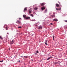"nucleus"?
<instances>
[{"label": "nucleus", "mask_w": 67, "mask_h": 67, "mask_svg": "<svg viewBox=\"0 0 67 67\" xmlns=\"http://www.w3.org/2000/svg\"><path fill=\"white\" fill-rule=\"evenodd\" d=\"M31 21H36V20L35 19H34V20H31Z\"/></svg>", "instance_id": "nucleus-16"}, {"label": "nucleus", "mask_w": 67, "mask_h": 67, "mask_svg": "<svg viewBox=\"0 0 67 67\" xmlns=\"http://www.w3.org/2000/svg\"><path fill=\"white\" fill-rule=\"evenodd\" d=\"M50 59V58L49 57L47 59V60H48Z\"/></svg>", "instance_id": "nucleus-25"}, {"label": "nucleus", "mask_w": 67, "mask_h": 67, "mask_svg": "<svg viewBox=\"0 0 67 67\" xmlns=\"http://www.w3.org/2000/svg\"><path fill=\"white\" fill-rule=\"evenodd\" d=\"M36 52L37 53H39V52H38V51L37 50L36 51Z\"/></svg>", "instance_id": "nucleus-22"}, {"label": "nucleus", "mask_w": 67, "mask_h": 67, "mask_svg": "<svg viewBox=\"0 0 67 67\" xmlns=\"http://www.w3.org/2000/svg\"><path fill=\"white\" fill-rule=\"evenodd\" d=\"M52 25H53V23H50Z\"/></svg>", "instance_id": "nucleus-27"}, {"label": "nucleus", "mask_w": 67, "mask_h": 67, "mask_svg": "<svg viewBox=\"0 0 67 67\" xmlns=\"http://www.w3.org/2000/svg\"><path fill=\"white\" fill-rule=\"evenodd\" d=\"M24 11H27V8H25L24 9Z\"/></svg>", "instance_id": "nucleus-12"}, {"label": "nucleus", "mask_w": 67, "mask_h": 67, "mask_svg": "<svg viewBox=\"0 0 67 67\" xmlns=\"http://www.w3.org/2000/svg\"><path fill=\"white\" fill-rule=\"evenodd\" d=\"M18 62H19V63H20V61H18Z\"/></svg>", "instance_id": "nucleus-32"}, {"label": "nucleus", "mask_w": 67, "mask_h": 67, "mask_svg": "<svg viewBox=\"0 0 67 67\" xmlns=\"http://www.w3.org/2000/svg\"><path fill=\"white\" fill-rule=\"evenodd\" d=\"M5 29H6V30H8V26H6V27H5Z\"/></svg>", "instance_id": "nucleus-15"}, {"label": "nucleus", "mask_w": 67, "mask_h": 67, "mask_svg": "<svg viewBox=\"0 0 67 67\" xmlns=\"http://www.w3.org/2000/svg\"><path fill=\"white\" fill-rule=\"evenodd\" d=\"M56 10H61V8H56Z\"/></svg>", "instance_id": "nucleus-9"}, {"label": "nucleus", "mask_w": 67, "mask_h": 67, "mask_svg": "<svg viewBox=\"0 0 67 67\" xmlns=\"http://www.w3.org/2000/svg\"><path fill=\"white\" fill-rule=\"evenodd\" d=\"M66 65H67V64H66Z\"/></svg>", "instance_id": "nucleus-41"}, {"label": "nucleus", "mask_w": 67, "mask_h": 67, "mask_svg": "<svg viewBox=\"0 0 67 67\" xmlns=\"http://www.w3.org/2000/svg\"><path fill=\"white\" fill-rule=\"evenodd\" d=\"M45 44L46 45H48V44H47V43L46 42L45 43Z\"/></svg>", "instance_id": "nucleus-21"}, {"label": "nucleus", "mask_w": 67, "mask_h": 67, "mask_svg": "<svg viewBox=\"0 0 67 67\" xmlns=\"http://www.w3.org/2000/svg\"><path fill=\"white\" fill-rule=\"evenodd\" d=\"M23 17L24 18V19H25V18H26V15H23Z\"/></svg>", "instance_id": "nucleus-11"}, {"label": "nucleus", "mask_w": 67, "mask_h": 67, "mask_svg": "<svg viewBox=\"0 0 67 67\" xmlns=\"http://www.w3.org/2000/svg\"><path fill=\"white\" fill-rule=\"evenodd\" d=\"M52 17H55V15H52Z\"/></svg>", "instance_id": "nucleus-26"}, {"label": "nucleus", "mask_w": 67, "mask_h": 67, "mask_svg": "<svg viewBox=\"0 0 67 67\" xmlns=\"http://www.w3.org/2000/svg\"><path fill=\"white\" fill-rule=\"evenodd\" d=\"M3 62V60H2V61H0V62H1H1Z\"/></svg>", "instance_id": "nucleus-23"}, {"label": "nucleus", "mask_w": 67, "mask_h": 67, "mask_svg": "<svg viewBox=\"0 0 67 67\" xmlns=\"http://www.w3.org/2000/svg\"><path fill=\"white\" fill-rule=\"evenodd\" d=\"M44 12H45V13H46V12H47V9H46L45 10Z\"/></svg>", "instance_id": "nucleus-17"}, {"label": "nucleus", "mask_w": 67, "mask_h": 67, "mask_svg": "<svg viewBox=\"0 0 67 67\" xmlns=\"http://www.w3.org/2000/svg\"><path fill=\"white\" fill-rule=\"evenodd\" d=\"M21 18H19V20H21Z\"/></svg>", "instance_id": "nucleus-31"}, {"label": "nucleus", "mask_w": 67, "mask_h": 67, "mask_svg": "<svg viewBox=\"0 0 67 67\" xmlns=\"http://www.w3.org/2000/svg\"><path fill=\"white\" fill-rule=\"evenodd\" d=\"M10 48H9V50H10Z\"/></svg>", "instance_id": "nucleus-36"}, {"label": "nucleus", "mask_w": 67, "mask_h": 67, "mask_svg": "<svg viewBox=\"0 0 67 67\" xmlns=\"http://www.w3.org/2000/svg\"><path fill=\"white\" fill-rule=\"evenodd\" d=\"M0 38L1 40H3V38H2V37L1 36H0Z\"/></svg>", "instance_id": "nucleus-13"}, {"label": "nucleus", "mask_w": 67, "mask_h": 67, "mask_svg": "<svg viewBox=\"0 0 67 67\" xmlns=\"http://www.w3.org/2000/svg\"><path fill=\"white\" fill-rule=\"evenodd\" d=\"M45 8L44 7H42L41 8V9L42 10H44V9H45Z\"/></svg>", "instance_id": "nucleus-3"}, {"label": "nucleus", "mask_w": 67, "mask_h": 67, "mask_svg": "<svg viewBox=\"0 0 67 67\" xmlns=\"http://www.w3.org/2000/svg\"><path fill=\"white\" fill-rule=\"evenodd\" d=\"M18 28H21V26H20V27H18Z\"/></svg>", "instance_id": "nucleus-30"}, {"label": "nucleus", "mask_w": 67, "mask_h": 67, "mask_svg": "<svg viewBox=\"0 0 67 67\" xmlns=\"http://www.w3.org/2000/svg\"><path fill=\"white\" fill-rule=\"evenodd\" d=\"M57 62H55V64H57Z\"/></svg>", "instance_id": "nucleus-33"}, {"label": "nucleus", "mask_w": 67, "mask_h": 67, "mask_svg": "<svg viewBox=\"0 0 67 67\" xmlns=\"http://www.w3.org/2000/svg\"><path fill=\"white\" fill-rule=\"evenodd\" d=\"M21 57L22 58V57H23V56H21Z\"/></svg>", "instance_id": "nucleus-37"}, {"label": "nucleus", "mask_w": 67, "mask_h": 67, "mask_svg": "<svg viewBox=\"0 0 67 67\" xmlns=\"http://www.w3.org/2000/svg\"><path fill=\"white\" fill-rule=\"evenodd\" d=\"M64 21L65 22H67V20H65Z\"/></svg>", "instance_id": "nucleus-29"}, {"label": "nucleus", "mask_w": 67, "mask_h": 67, "mask_svg": "<svg viewBox=\"0 0 67 67\" xmlns=\"http://www.w3.org/2000/svg\"><path fill=\"white\" fill-rule=\"evenodd\" d=\"M50 59V58H52V57H49Z\"/></svg>", "instance_id": "nucleus-28"}, {"label": "nucleus", "mask_w": 67, "mask_h": 67, "mask_svg": "<svg viewBox=\"0 0 67 67\" xmlns=\"http://www.w3.org/2000/svg\"><path fill=\"white\" fill-rule=\"evenodd\" d=\"M42 26H40L38 28V30H40V29H42Z\"/></svg>", "instance_id": "nucleus-6"}, {"label": "nucleus", "mask_w": 67, "mask_h": 67, "mask_svg": "<svg viewBox=\"0 0 67 67\" xmlns=\"http://www.w3.org/2000/svg\"><path fill=\"white\" fill-rule=\"evenodd\" d=\"M25 19L26 20H27V19H30V17H26Z\"/></svg>", "instance_id": "nucleus-8"}, {"label": "nucleus", "mask_w": 67, "mask_h": 67, "mask_svg": "<svg viewBox=\"0 0 67 67\" xmlns=\"http://www.w3.org/2000/svg\"><path fill=\"white\" fill-rule=\"evenodd\" d=\"M30 15H31V16H32V17L34 16V15H33V14H31Z\"/></svg>", "instance_id": "nucleus-18"}, {"label": "nucleus", "mask_w": 67, "mask_h": 67, "mask_svg": "<svg viewBox=\"0 0 67 67\" xmlns=\"http://www.w3.org/2000/svg\"><path fill=\"white\" fill-rule=\"evenodd\" d=\"M37 26V25H36V24H34V26Z\"/></svg>", "instance_id": "nucleus-20"}, {"label": "nucleus", "mask_w": 67, "mask_h": 67, "mask_svg": "<svg viewBox=\"0 0 67 67\" xmlns=\"http://www.w3.org/2000/svg\"><path fill=\"white\" fill-rule=\"evenodd\" d=\"M53 21H58V20L56 19H54L53 20Z\"/></svg>", "instance_id": "nucleus-10"}, {"label": "nucleus", "mask_w": 67, "mask_h": 67, "mask_svg": "<svg viewBox=\"0 0 67 67\" xmlns=\"http://www.w3.org/2000/svg\"><path fill=\"white\" fill-rule=\"evenodd\" d=\"M14 40H12V41H11L10 42V43L11 44H13V43H14Z\"/></svg>", "instance_id": "nucleus-1"}, {"label": "nucleus", "mask_w": 67, "mask_h": 67, "mask_svg": "<svg viewBox=\"0 0 67 67\" xmlns=\"http://www.w3.org/2000/svg\"><path fill=\"white\" fill-rule=\"evenodd\" d=\"M41 6H44L45 5V3H42L41 4Z\"/></svg>", "instance_id": "nucleus-4"}, {"label": "nucleus", "mask_w": 67, "mask_h": 67, "mask_svg": "<svg viewBox=\"0 0 67 67\" xmlns=\"http://www.w3.org/2000/svg\"><path fill=\"white\" fill-rule=\"evenodd\" d=\"M39 42H40H40H41V41H40Z\"/></svg>", "instance_id": "nucleus-40"}, {"label": "nucleus", "mask_w": 67, "mask_h": 67, "mask_svg": "<svg viewBox=\"0 0 67 67\" xmlns=\"http://www.w3.org/2000/svg\"><path fill=\"white\" fill-rule=\"evenodd\" d=\"M27 57H28V56H24V58H26Z\"/></svg>", "instance_id": "nucleus-14"}, {"label": "nucleus", "mask_w": 67, "mask_h": 67, "mask_svg": "<svg viewBox=\"0 0 67 67\" xmlns=\"http://www.w3.org/2000/svg\"><path fill=\"white\" fill-rule=\"evenodd\" d=\"M7 34H9V33L7 32Z\"/></svg>", "instance_id": "nucleus-38"}, {"label": "nucleus", "mask_w": 67, "mask_h": 67, "mask_svg": "<svg viewBox=\"0 0 67 67\" xmlns=\"http://www.w3.org/2000/svg\"><path fill=\"white\" fill-rule=\"evenodd\" d=\"M59 3V4H60V3Z\"/></svg>", "instance_id": "nucleus-35"}, {"label": "nucleus", "mask_w": 67, "mask_h": 67, "mask_svg": "<svg viewBox=\"0 0 67 67\" xmlns=\"http://www.w3.org/2000/svg\"><path fill=\"white\" fill-rule=\"evenodd\" d=\"M53 40H54V38L55 37V36H53Z\"/></svg>", "instance_id": "nucleus-19"}, {"label": "nucleus", "mask_w": 67, "mask_h": 67, "mask_svg": "<svg viewBox=\"0 0 67 67\" xmlns=\"http://www.w3.org/2000/svg\"><path fill=\"white\" fill-rule=\"evenodd\" d=\"M35 10H37V8H36V7H35Z\"/></svg>", "instance_id": "nucleus-24"}, {"label": "nucleus", "mask_w": 67, "mask_h": 67, "mask_svg": "<svg viewBox=\"0 0 67 67\" xmlns=\"http://www.w3.org/2000/svg\"><path fill=\"white\" fill-rule=\"evenodd\" d=\"M31 9L29 10V12L30 14V13H32V12H31V11H32V10H31Z\"/></svg>", "instance_id": "nucleus-5"}, {"label": "nucleus", "mask_w": 67, "mask_h": 67, "mask_svg": "<svg viewBox=\"0 0 67 67\" xmlns=\"http://www.w3.org/2000/svg\"><path fill=\"white\" fill-rule=\"evenodd\" d=\"M56 6L57 7H58L59 6V5L58 4H56Z\"/></svg>", "instance_id": "nucleus-7"}, {"label": "nucleus", "mask_w": 67, "mask_h": 67, "mask_svg": "<svg viewBox=\"0 0 67 67\" xmlns=\"http://www.w3.org/2000/svg\"><path fill=\"white\" fill-rule=\"evenodd\" d=\"M35 13V12H33V14H34Z\"/></svg>", "instance_id": "nucleus-34"}, {"label": "nucleus", "mask_w": 67, "mask_h": 67, "mask_svg": "<svg viewBox=\"0 0 67 67\" xmlns=\"http://www.w3.org/2000/svg\"><path fill=\"white\" fill-rule=\"evenodd\" d=\"M18 19H17V21L16 22V23H18V24H20V23H21V22L19 21V20H18Z\"/></svg>", "instance_id": "nucleus-2"}, {"label": "nucleus", "mask_w": 67, "mask_h": 67, "mask_svg": "<svg viewBox=\"0 0 67 67\" xmlns=\"http://www.w3.org/2000/svg\"><path fill=\"white\" fill-rule=\"evenodd\" d=\"M62 6V5H60L59 6V7H61Z\"/></svg>", "instance_id": "nucleus-39"}]
</instances>
